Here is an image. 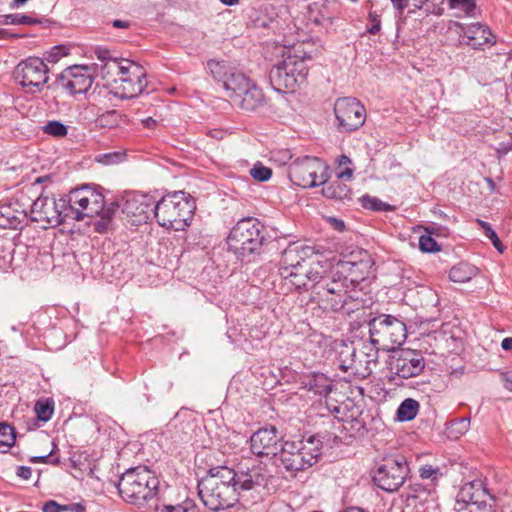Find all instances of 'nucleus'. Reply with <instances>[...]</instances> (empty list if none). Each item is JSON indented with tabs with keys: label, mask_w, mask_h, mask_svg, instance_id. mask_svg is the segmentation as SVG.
Returning <instances> with one entry per match:
<instances>
[{
	"label": "nucleus",
	"mask_w": 512,
	"mask_h": 512,
	"mask_svg": "<svg viewBox=\"0 0 512 512\" xmlns=\"http://www.w3.org/2000/svg\"><path fill=\"white\" fill-rule=\"evenodd\" d=\"M419 475L423 480L435 482L442 476V472L438 467L434 468L431 465H424L419 468Z\"/></svg>",
	"instance_id": "nucleus-46"
},
{
	"label": "nucleus",
	"mask_w": 512,
	"mask_h": 512,
	"mask_svg": "<svg viewBox=\"0 0 512 512\" xmlns=\"http://www.w3.org/2000/svg\"><path fill=\"white\" fill-rule=\"evenodd\" d=\"M470 426V419L469 418H461L456 419L450 422V425L448 427L449 433L451 436H454L455 438L459 437L460 435H463L466 433Z\"/></svg>",
	"instance_id": "nucleus-40"
},
{
	"label": "nucleus",
	"mask_w": 512,
	"mask_h": 512,
	"mask_svg": "<svg viewBox=\"0 0 512 512\" xmlns=\"http://www.w3.org/2000/svg\"><path fill=\"white\" fill-rule=\"evenodd\" d=\"M117 210V207L114 203H112L110 206L103 208V210L100 212L98 216H100V219L96 220L94 222V230L97 233L104 234L108 232V230L111 227L112 219L115 215V212Z\"/></svg>",
	"instance_id": "nucleus-33"
},
{
	"label": "nucleus",
	"mask_w": 512,
	"mask_h": 512,
	"mask_svg": "<svg viewBox=\"0 0 512 512\" xmlns=\"http://www.w3.org/2000/svg\"><path fill=\"white\" fill-rule=\"evenodd\" d=\"M4 23L13 25H34L40 23V20L25 14H9L5 16Z\"/></svg>",
	"instance_id": "nucleus-44"
},
{
	"label": "nucleus",
	"mask_w": 512,
	"mask_h": 512,
	"mask_svg": "<svg viewBox=\"0 0 512 512\" xmlns=\"http://www.w3.org/2000/svg\"><path fill=\"white\" fill-rule=\"evenodd\" d=\"M449 7L451 9H459L465 14L470 15L475 9V0H449Z\"/></svg>",
	"instance_id": "nucleus-48"
},
{
	"label": "nucleus",
	"mask_w": 512,
	"mask_h": 512,
	"mask_svg": "<svg viewBox=\"0 0 512 512\" xmlns=\"http://www.w3.org/2000/svg\"><path fill=\"white\" fill-rule=\"evenodd\" d=\"M92 84L93 77L86 66L68 67L56 79L57 87L71 95L86 93Z\"/></svg>",
	"instance_id": "nucleus-17"
},
{
	"label": "nucleus",
	"mask_w": 512,
	"mask_h": 512,
	"mask_svg": "<svg viewBox=\"0 0 512 512\" xmlns=\"http://www.w3.org/2000/svg\"><path fill=\"white\" fill-rule=\"evenodd\" d=\"M481 497H489L488 491L481 480L465 483L457 493L454 508L471 504Z\"/></svg>",
	"instance_id": "nucleus-25"
},
{
	"label": "nucleus",
	"mask_w": 512,
	"mask_h": 512,
	"mask_svg": "<svg viewBox=\"0 0 512 512\" xmlns=\"http://www.w3.org/2000/svg\"><path fill=\"white\" fill-rule=\"evenodd\" d=\"M159 485L158 479L146 467L127 470L120 478L117 488L121 497L132 503L152 498Z\"/></svg>",
	"instance_id": "nucleus-7"
},
{
	"label": "nucleus",
	"mask_w": 512,
	"mask_h": 512,
	"mask_svg": "<svg viewBox=\"0 0 512 512\" xmlns=\"http://www.w3.org/2000/svg\"><path fill=\"white\" fill-rule=\"evenodd\" d=\"M30 196L24 191L8 202L0 203V228L20 229L29 215Z\"/></svg>",
	"instance_id": "nucleus-16"
},
{
	"label": "nucleus",
	"mask_w": 512,
	"mask_h": 512,
	"mask_svg": "<svg viewBox=\"0 0 512 512\" xmlns=\"http://www.w3.org/2000/svg\"><path fill=\"white\" fill-rule=\"evenodd\" d=\"M359 260L351 256L341 260L336 268L328 270L325 261L320 272H315L310 300L326 312H338L359 298L356 287L371 268L366 251L359 252Z\"/></svg>",
	"instance_id": "nucleus-1"
},
{
	"label": "nucleus",
	"mask_w": 512,
	"mask_h": 512,
	"mask_svg": "<svg viewBox=\"0 0 512 512\" xmlns=\"http://www.w3.org/2000/svg\"><path fill=\"white\" fill-rule=\"evenodd\" d=\"M322 442L316 436H309L284 442L279 451L283 468L292 476L313 466L320 455Z\"/></svg>",
	"instance_id": "nucleus-5"
},
{
	"label": "nucleus",
	"mask_w": 512,
	"mask_h": 512,
	"mask_svg": "<svg viewBox=\"0 0 512 512\" xmlns=\"http://www.w3.org/2000/svg\"><path fill=\"white\" fill-rule=\"evenodd\" d=\"M142 124L145 128L152 129L156 126L157 121L152 117H147L142 120Z\"/></svg>",
	"instance_id": "nucleus-62"
},
{
	"label": "nucleus",
	"mask_w": 512,
	"mask_h": 512,
	"mask_svg": "<svg viewBox=\"0 0 512 512\" xmlns=\"http://www.w3.org/2000/svg\"><path fill=\"white\" fill-rule=\"evenodd\" d=\"M338 362L339 368L348 372L351 371L355 375H360L362 377L363 364L362 360H357V347L354 346L353 343L347 344L342 343L338 350Z\"/></svg>",
	"instance_id": "nucleus-24"
},
{
	"label": "nucleus",
	"mask_w": 512,
	"mask_h": 512,
	"mask_svg": "<svg viewBox=\"0 0 512 512\" xmlns=\"http://www.w3.org/2000/svg\"><path fill=\"white\" fill-rule=\"evenodd\" d=\"M361 206L371 211H393L394 207L386 202L381 201L379 198L371 195H363L359 199Z\"/></svg>",
	"instance_id": "nucleus-34"
},
{
	"label": "nucleus",
	"mask_w": 512,
	"mask_h": 512,
	"mask_svg": "<svg viewBox=\"0 0 512 512\" xmlns=\"http://www.w3.org/2000/svg\"><path fill=\"white\" fill-rule=\"evenodd\" d=\"M65 507L64 512H85L86 508L82 503H71L67 505H63Z\"/></svg>",
	"instance_id": "nucleus-54"
},
{
	"label": "nucleus",
	"mask_w": 512,
	"mask_h": 512,
	"mask_svg": "<svg viewBox=\"0 0 512 512\" xmlns=\"http://www.w3.org/2000/svg\"><path fill=\"white\" fill-rule=\"evenodd\" d=\"M368 326L370 339H374L382 351H394L407 338L406 324L393 315L380 314L370 319Z\"/></svg>",
	"instance_id": "nucleus-9"
},
{
	"label": "nucleus",
	"mask_w": 512,
	"mask_h": 512,
	"mask_svg": "<svg viewBox=\"0 0 512 512\" xmlns=\"http://www.w3.org/2000/svg\"><path fill=\"white\" fill-rule=\"evenodd\" d=\"M279 442L277 428L270 425L257 430L250 437V448L257 456H276L280 451Z\"/></svg>",
	"instance_id": "nucleus-20"
},
{
	"label": "nucleus",
	"mask_w": 512,
	"mask_h": 512,
	"mask_svg": "<svg viewBox=\"0 0 512 512\" xmlns=\"http://www.w3.org/2000/svg\"><path fill=\"white\" fill-rule=\"evenodd\" d=\"M14 442V429L8 424L0 423V447L10 448Z\"/></svg>",
	"instance_id": "nucleus-41"
},
{
	"label": "nucleus",
	"mask_w": 512,
	"mask_h": 512,
	"mask_svg": "<svg viewBox=\"0 0 512 512\" xmlns=\"http://www.w3.org/2000/svg\"><path fill=\"white\" fill-rule=\"evenodd\" d=\"M112 26L117 29H128L131 26L130 21L116 19L111 22Z\"/></svg>",
	"instance_id": "nucleus-58"
},
{
	"label": "nucleus",
	"mask_w": 512,
	"mask_h": 512,
	"mask_svg": "<svg viewBox=\"0 0 512 512\" xmlns=\"http://www.w3.org/2000/svg\"><path fill=\"white\" fill-rule=\"evenodd\" d=\"M309 390L317 395L327 397L332 389V381L323 373H314L308 382Z\"/></svg>",
	"instance_id": "nucleus-31"
},
{
	"label": "nucleus",
	"mask_w": 512,
	"mask_h": 512,
	"mask_svg": "<svg viewBox=\"0 0 512 512\" xmlns=\"http://www.w3.org/2000/svg\"><path fill=\"white\" fill-rule=\"evenodd\" d=\"M155 204L153 198L147 194H133L126 198L122 211L133 217V222L146 223L151 217H154Z\"/></svg>",
	"instance_id": "nucleus-21"
},
{
	"label": "nucleus",
	"mask_w": 512,
	"mask_h": 512,
	"mask_svg": "<svg viewBox=\"0 0 512 512\" xmlns=\"http://www.w3.org/2000/svg\"><path fill=\"white\" fill-rule=\"evenodd\" d=\"M34 410L40 421L47 422L51 419L54 412L53 402L39 400L36 402Z\"/></svg>",
	"instance_id": "nucleus-35"
},
{
	"label": "nucleus",
	"mask_w": 512,
	"mask_h": 512,
	"mask_svg": "<svg viewBox=\"0 0 512 512\" xmlns=\"http://www.w3.org/2000/svg\"><path fill=\"white\" fill-rule=\"evenodd\" d=\"M489 497H481L473 502V506L477 507L481 512H489L487 507V499Z\"/></svg>",
	"instance_id": "nucleus-55"
},
{
	"label": "nucleus",
	"mask_w": 512,
	"mask_h": 512,
	"mask_svg": "<svg viewBox=\"0 0 512 512\" xmlns=\"http://www.w3.org/2000/svg\"><path fill=\"white\" fill-rule=\"evenodd\" d=\"M359 352L364 357L362 360L363 370L362 377L365 378L369 376L372 372L371 364L376 365L379 359V351L382 348L375 343L374 339H370L369 341H360Z\"/></svg>",
	"instance_id": "nucleus-28"
},
{
	"label": "nucleus",
	"mask_w": 512,
	"mask_h": 512,
	"mask_svg": "<svg viewBox=\"0 0 512 512\" xmlns=\"http://www.w3.org/2000/svg\"><path fill=\"white\" fill-rule=\"evenodd\" d=\"M323 264L318 260L311 261L308 268L304 266L301 269L284 270L279 274L289 289H305L311 293L312 286L315 283L313 280L315 278L314 274L321 271Z\"/></svg>",
	"instance_id": "nucleus-19"
},
{
	"label": "nucleus",
	"mask_w": 512,
	"mask_h": 512,
	"mask_svg": "<svg viewBox=\"0 0 512 512\" xmlns=\"http://www.w3.org/2000/svg\"><path fill=\"white\" fill-rule=\"evenodd\" d=\"M103 68H108L107 74L116 75L120 80L146 81L143 67L130 60L109 59Z\"/></svg>",
	"instance_id": "nucleus-23"
},
{
	"label": "nucleus",
	"mask_w": 512,
	"mask_h": 512,
	"mask_svg": "<svg viewBox=\"0 0 512 512\" xmlns=\"http://www.w3.org/2000/svg\"><path fill=\"white\" fill-rule=\"evenodd\" d=\"M501 379L505 389L512 391V371L503 373Z\"/></svg>",
	"instance_id": "nucleus-57"
},
{
	"label": "nucleus",
	"mask_w": 512,
	"mask_h": 512,
	"mask_svg": "<svg viewBox=\"0 0 512 512\" xmlns=\"http://www.w3.org/2000/svg\"><path fill=\"white\" fill-rule=\"evenodd\" d=\"M327 166L317 157L304 156L293 160L288 167L291 182L303 188H313L327 181Z\"/></svg>",
	"instance_id": "nucleus-12"
},
{
	"label": "nucleus",
	"mask_w": 512,
	"mask_h": 512,
	"mask_svg": "<svg viewBox=\"0 0 512 512\" xmlns=\"http://www.w3.org/2000/svg\"><path fill=\"white\" fill-rule=\"evenodd\" d=\"M419 411V403L412 398H407L399 405L397 409V419L401 422L413 420Z\"/></svg>",
	"instance_id": "nucleus-32"
},
{
	"label": "nucleus",
	"mask_w": 512,
	"mask_h": 512,
	"mask_svg": "<svg viewBox=\"0 0 512 512\" xmlns=\"http://www.w3.org/2000/svg\"><path fill=\"white\" fill-rule=\"evenodd\" d=\"M265 241V228L256 219L247 217L239 220L228 236V247L237 257H245L258 253Z\"/></svg>",
	"instance_id": "nucleus-6"
},
{
	"label": "nucleus",
	"mask_w": 512,
	"mask_h": 512,
	"mask_svg": "<svg viewBox=\"0 0 512 512\" xmlns=\"http://www.w3.org/2000/svg\"><path fill=\"white\" fill-rule=\"evenodd\" d=\"M411 489H412L413 493L410 496L413 498H420L421 493L426 492V489L423 488L421 484H415V485L411 486Z\"/></svg>",
	"instance_id": "nucleus-60"
},
{
	"label": "nucleus",
	"mask_w": 512,
	"mask_h": 512,
	"mask_svg": "<svg viewBox=\"0 0 512 512\" xmlns=\"http://www.w3.org/2000/svg\"><path fill=\"white\" fill-rule=\"evenodd\" d=\"M154 218L167 229L183 231L191 222L196 209L195 201L184 191L163 196L154 205Z\"/></svg>",
	"instance_id": "nucleus-4"
},
{
	"label": "nucleus",
	"mask_w": 512,
	"mask_h": 512,
	"mask_svg": "<svg viewBox=\"0 0 512 512\" xmlns=\"http://www.w3.org/2000/svg\"><path fill=\"white\" fill-rule=\"evenodd\" d=\"M66 201L68 220L82 221L86 217L92 218L105 208L102 193L88 185L70 191Z\"/></svg>",
	"instance_id": "nucleus-10"
},
{
	"label": "nucleus",
	"mask_w": 512,
	"mask_h": 512,
	"mask_svg": "<svg viewBox=\"0 0 512 512\" xmlns=\"http://www.w3.org/2000/svg\"><path fill=\"white\" fill-rule=\"evenodd\" d=\"M250 175L259 182H265L271 178L272 170L260 162H257L250 170Z\"/></svg>",
	"instance_id": "nucleus-45"
},
{
	"label": "nucleus",
	"mask_w": 512,
	"mask_h": 512,
	"mask_svg": "<svg viewBox=\"0 0 512 512\" xmlns=\"http://www.w3.org/2000/svg\"><path fill=\"white\" fill-rule=\"evenodd\" d=\"M16 474L24 480H29L32 476V469L27 466H20L18 467Z\"/></svg>",
	"instance_id": "nucleus-53"
},
{
	"label": "nucleus",
	"mask_w": 512,
	"mask_h": 512,
	"mask_svg": "<svg viewBox=\"0 0 512 512\" xmlns=\"http://www.w3.org/2000/svg\"><path fill=\"white\" fill-rule=\"evenodd\" d=\"M444 1L445 0H414L415 6L417 8H422L424 5H427V12L430 11L429 4H431L433 7L432 12H434L437 15L442 14L443 9L441 5L444 3Z\"/></svg>",
	"instance_id": "nucleus-49"
},
{
	"label": "nucleus",
	"mask_w": 512,
	"mask_h": 512,
	"mask_svg": "<svg viewBox=\"0 0 512 512\" xmlns=\"http://www.w3.org/2000/svg\"><path fill=\"white\" fill-rule=\"evenodd\" d=\"M161 512H199V509L193 500L186 499L177 505H164Z\"/></svg>",
	"instance_id": "nucleus-37"
},
{
	"label": "nucleus",
	"mask_w": 512,
	"mask_h": 512,
	"mask_svg": "<svg viewBox=\"0 0 512 512\" xmlns=\"http://www.w3.org/2000/svg\"><path fill=\"white\" fill-rule=\"evenodd\" d=\"M419 248L423 252L433 253L440 250L436 240L430 235H422L419 238Z\"/></svg>",
	"instance_id": "nucleus-47"
},
{
	"label": "nucleus",
	"mask_w": 512,
	"mask_h": 512,
	"mask_svg": "<svg viewBox=\"0 0 512 512\" xmlns=\"http://www.w3.org/2000/svg\"><path fill=\"white\" fill-rule=\"evenodd\" d=\"M125 157H126L125 152L115 151V152L99 154L96 157V161L101 164H104V165H113V164H118V163L124 161Z\"/></svg>",
	"instance_id": "nucleus-43"
},
{
	"label": "nucleus",
	"mask_w": 512,
	"mask_h": 512,
	"mask_svg": "<svg viewBox=\"0 0 512 512\" xmlns=\"http://www.w3.org/2000/svg\"><path fill=\"white\" fill-rule=\"evenodd\" d=\"M456 512H481L477 507L473 506V503L454 508Z\"/></svg>",
	"instance_id": "nucleus-61"
},
{
	"label": "nucleus",
	"mask_w": 512,
	"mask_h": 512,
	"mask_svg": "<svg viewBox=\"0 0 512 512\" xmlns=\"http://www.w3.org/2000/svg\"><path fill=\"white\" fill-rule=\"evenodd\" d=\"M478 224L483 229L484 234L487 238L490 239L493 246L500 252L503 253L505 247L502 245L500 239L498 238L497 233L492 229L491 225L488 222L477 219Z\"/></svg>",
	"instance_id": "nucleus-39"
},
{
	"label": "nucleus",
	"mask_w": 512,
	"mask_h": 512,
	"mask_svg": "<svg viewBox=\"0 0 512 512\" xmlns=\"http://www.w3.org/2000/svg\"><path fill=\"white\" fill-rule=\"evenodd\" d=\"M119 119L120 115L117 111H107L97 118V125L102 128H113L119 124Z\"/></svg>",
	"instance_id": "nucleus-38"
},
{
	"label": "nucleus",
	"mask_w": 512,
	"mask_h": 512,
	"mask_svg": "<svg viewBox=\"0 0 512 512\" xmlns=\"http://www.w3.org/2000/svg\"><path fill=\"white\" fill-rule=\"evenodd\" d=\"M409 474L406 457L400 454L385 456L373 472V481L386 492L397 491Z\"/></svg>",
	"instance_id": "nucleus-11"
},
{
	"label": "nucleus",
	"mask_w": 512,
	"mask_h": 512,
	"mask_svg": "<svg viewBox=\"0 0 512 512\" xmlns=\"http://www.w3.org/2000/svg\"><path fill=\"white\" fill-rule=\"evenodd\" d=\"M464 37L467 38L466 44L473 49H480L485 44L494 43V36L491 31L480 23L468 26L464 30Z\"/></svg>",
	"instance_id": "nucleus-26"
},
{
	"label": "nucleus",
	"mask_w": 512,
	"mask_h": 512,
	"mask_svg": "<svg viewBox=\"0 0 512 512\" xmlns=\"http://www.w3.org/2000/svg\"><path fill=\"white\" fill-rule=\"evenodd\" d=\"M65 53H62V48L59 46H55L52 51L49 53L48 60L50 62H56L58 59L64 55Z\"/></svg>",
	"instance_id": "nucleus-56"
},
{
	"label": "nucleus",
	"mask_w": 512,
	"mask_h": 512,
	"mask_svg": "<svg viewBox=\"0 0 512 512\" xmlns=\"http://www.w3.org/2000/svg\"><path fill=\"white\" fill-rule=\"evenodd\" d=\"M68 203L65 198L55 199L40 195L37 199L30 198L29 216L34 222H44L51 226H57L61 223L67 222Z\"/></svg>",
	"instance_id": "nucleus-14"
},
{
	"label": "nucleus",
	"mask_w": 512,
	"mask_h": 512,
	"mask_svg": "<svg viewBox=\"0 0 512 512\" xmlns=\"http://www.w3.org/2000/svg\"><path fill=\"white\" fill-rule=\"evenodd\" d=\"M208 134H209L212 138H215V139H223V138H224V135H225V132H224L223 130L214 129V130H210Z\"/></svg>",
	"instance_id": "nucleus-64"
},
{
	"label": "nucleus",
	"mask_w": 512,
	"mask_h": 512,
	"mask_svg": "<svg viewBox=\"0 0 512 512\" xmlns=\"http://www.w3.org/2000/svg\"><path fill=\"white\" fill-rule=\"evenodd\" d=\"M501 347L503 350H512V337H506L502 340Z\"/></svg>",
	"instance_id": "nucleus-63"
},
{
	"label": "nucleus",
	"mask_w": 512,
	"mask_h": 512,
	"mask_svg": "<svg viewBox=\"0 0 512 512\" xmlns=\"http://www.w3.org/2000/svg\"><path fill=\"white\" fill-rule=\"evenodd\" d=\"M478 272V269L467 262H460L453 266L449 272V278L453 282L465 283L471 280Z\"/></svg>",
	"instance_id": "nucleus-30"
},
{
	"label": "nucleus",
	"mask_w": 512,
	"mask_h": 512,
	"mask_svg": "<svg viewBox=\"0 0 512 512\" xmlns=\"http://www.w3.org/2000/svg\"><path fill=\"white\" fill-rule=\"evenodd\" d=\"M307 75L305 56L288 54L271 68L269 80L277 92H294L305 82Z\"/></svg>",
	"instance_id": "nucleus-8"
},
{
	"label": "nucleus",
	"mask_w": 512,
	"mask_h": 512,
	"mask_svg": "<svg viewBox=\"0 0 512 512\" xmlns=\"http://www.w3.org/2000/svg\"><path fill=\"white\" fill-rule=\"evenodd\" d=\"M49 69L45 62L38 57L22 60L14 70V78L26 93H41L48 80Z\"/></svg>",
	"instance_id": "nucleus-13"
},
{
	"label": "nucleus",
	"mask_w": 512,
	"mask_h": 512,
	"mask_svg": "<svg viewBox=\"0 0 512 512\" xmlns=\"http://www.w3.org/2000/svg\"><path fill=\"white\" fill-rule=\"evenodd\" d=\"M334 114L338 128L342 132H352L363 126L366 120L365 107L353 97H343L336 100Z\"/></svg>",
	"instance_id": "nucleus-15"
},
{
	"label": "nucleus",
	"mask_w": 512,
	"mask_h": 512,
	"mask_svg": "<svg viewBox=\"0 0 512 512\" xmlns=\"http://www.w3.org/2000/svg\"><path fill=\"white\" fill-rule=\"evenodd\" d=\"M393 7L399 12H403L408 5V0H390Z\"/></svg>",
	"instance_id": "nucleus-59"
},
{
	"label": "nucleus",
	"mask_w": 512,
	"mask_h": 512,
	"mask_svg": "<svg viewBox=\"0 0 512 512\" xmlns=\"http://www.w3.org/2000/svg\"><path fill=\"white\" fill-rule=\"evenodd\" d=\"M65 507L55 500H49L42 506V512H64Z\"/></svg>",
	"instance_id": "nucleus-52"
},
{
	"label": "nucleus",
	"mask_w": 512,
	"mask_h": 512,
	"mask_svg": "<svg viewBox=\"0 0 512 512\" xmlns=\"http://www.w3.org/2000/svg\"><path fill=\"white\" fill-rule=\"evenodd\" d=\"M213 78L221 82L231 102L245 112H254L266 104L263 90L244 73L226 61L207 63Z\"/></svg>",
	"instance_id": "nucleus-3"
},
{
	"label": "nucleus",
	"mask_w": 512,
	"mask_h": 512,
	"mask_svg": "<svg viewBox=\"0 0 512 512\" xmlns=\"http://www.w3.org/2000/svg\"><path fill=\"white\" fill-rule=\"evenodd\" d=\"M98 59L101 61V64H100V73L102 75L103 78L107 77L109 74H107L108 72V68H103V66L105 65L106 62H108L109 59H112L111 57H109V52L108 51H99L98 52ZM96 67L98 68L99 67V64H96Z\"/></svg>",
	"instance_id": "nucleus-51"
},
{
	"label": "nucleus",
	"mask_w": 512,
	"mask_h": 512,
	"mask_svg": "<svg viewBox=\"0 0 512 512\" xmlns=\"http://www.w3.org/2000/svg\"><path fill=\"white\" fill-rule=\"evenodd\" d=\"M351 159L346 155H341L338 158V170L336 172L338 179H348L353 177V169L349 167Z\"/></svg>",
	"instance_id": "nucleus-42"
},
{
	"label": "nucleus",
	"mask_w": 512,
	"mask_h": 512,
	"mask_svg": "<svg viewBox=\"0 0 512 512\" xmlns=\"http://www.w3.org/2000/svg\"><path fill=\"white\" fill-rule=\"evenodd\" d=\"M425 368V359L421 351L401 349L396 352L391 363V369L403 379H409L421 374Z\"/></svg>",
	"instance_id": "nucleus-18"
},
{
	"label": "nucleus",
	"mask_w": 512,
	"mask_h": 512,
	"mask_svg": "<svg viewBox=\"0 0 512 512\" xmlns=\"http://www.w3.org/2000/svg\"><path fill=\"white\" fill-rule=\"evenodd\" d=\"M43 132L57 138L67 135L68 129L65 124L60 121H49L43 126Z\"/></svg>",
	"instance_id": "nucleus-36"
},
{
	"label": "nucleus",
	"mask_w": 512,
	"mask_h": 512,
	"mask_svg": "<svg viewBox=\"0 0 512 512\" xmlns=\"http://www.w3.org/2000/svg\"><path fill=\"white\" fill-rule=\"evenodd\" d=\"M381 28V20L376 12H369L367 31L370 34H377Z\"/></svg>",
	"instance_id": "nucleus-50"
},
{
	"label": "nucleus",
	"mask_w": 512,
	"mask_h": 512,
	"mask_svg": "<svg viewBox=\"0 0 512 512\" xmlns=\"http://www.w3.org/2000/svg\"><path fill=\"white\" fill-rule=\"evenodd\" d=\"M147 81L114 80V95L120 99H131L140 95L146 88Z\"/></svg>",
	"instance_id": "nucleus-27"
},
{
	"label": "nucleus",
	"mask_w": 512,
	"mask_h": 512,
	"mask_svg": "<svg viewBox=\"0 0 512 512\" xmlns=\"http://www.w3.org/2000/svg\"><path fill=\"white\" fill-rule=\"evenodd\" d=\"M259 473L255 470L236 471L227 466L213 467L198 483V495L211 511L234 506L243 491L258 484Z\"/></svg>",
	"instance_id": "nucleus-2"
},
{
	"label": "nucleus",
	"mask_w": 512,
	"mask_h": 512,
	"mask_svg": "<svg viewBox=\"0 0 512 512\" xmlns=\"http://www.w3.org/2000/svg\"><path fill=\"white\" fill-rule=\"evenodd\" d=\"M315 254V249L299 242L289 244L283 251L279 273L284 270L301 269L305 263Z\"/></svg>",
	"instance_id": "nucleus-22"
},
{
	"label": "nucleus",
	"mask_w": 512,
	"mask_h": 512,
	"mask_svg": "<svg viewBox=\"0 0 512 512\" xmlns=\"http://www.w3.org/2000/svg\"><path fill=\"white\" fill-rule=\"evenodd\" d=\"M322 194L328 199L340 201L343 203L352 200L351 189L346 184L338 181H334L326 185L322 189Z\"/></svg>",
	"instance_id": "nucleus-29"
}]
</instances>
